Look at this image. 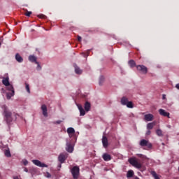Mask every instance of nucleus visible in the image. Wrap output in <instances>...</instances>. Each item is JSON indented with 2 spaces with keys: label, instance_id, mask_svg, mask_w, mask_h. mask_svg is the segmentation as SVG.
I'll return each instance as SVG.
<instances>
[{
  "label": "nucleus",
  "instance_id": "obj_1",
  "mask_svg": "<svg viewBox=\"0 0 179 179\" xmlns=\"http://www.w3.org/2000/svg\"><path fill=\"white\" fill-rule=\"evenodd\" d=\"M3 116L4 118V121H6V124L9 125L13 121H16L17 117H19V114L9 110V108L6 106V105L3 106Z\"/></svg>",
  "mask_w": 179,
  "mask_h": 179
},
{
  "label": "nucleus",
  "instance_id": "obj_24",
  "mask_svg": "<svg viewBox=\"0 0 179 179\" xmlns=\"http://www.w3.org/2000/svg\"><path fill=\"white\" fill-rule=\"evenodd\" d=\"M85 111H90V103L88 101L85 103Z\"/></svg>",
  "mask_w": 179,
  "mask_h": 179
},
{
  "label": "nucleus",
  "instance_id": "obj_8",
  "mask_svg": "<svg viewBox=\"0 0 179 179\" xmlns=\"http://www.w3.org/2000/svg\"><path fill=\"white\" fill-rule=\"evenodd\" d=\"M66 154L62 153L59 155L58 160L61 164H62L65 162V160H66Z\"/></svg>",
  "mask_w": 179,
  "mask_h": 179
},
{
  "label": "nucleus",
  "instance_id": "obj_37",
  "mask_svg": "<svg viewBox=\"0 0 179 179\" xmlns=\"http://www.w3.org/2000/svg\"><path fill=\"white\" fill-rule=\"evenodd\" d=\"M23 164L24 166H27L29 164V162L26 159L23 160Z\"/></svg>",
  "mask_w": 179,
  "mask_h": 179
},
{
  "label": "nucleus",
  "instance_id": "obj_46",
  "mask_svg": "<svg viewBox=\"0 0 179 179\" xmlns=\"http://www.w3.org/2000/svg\"><path fill=\"white\" fill-rule=\"evenodd\" d=\"M134 179H139V178L138 176H135Z\"/></svg>",
  "mask_w": 179,
  "mask_h": 179
},
{
  "label": "nucleus",
  "instance_id": "obj_19",
  "mask_svg": "<svg viewBox=\"0 0 179 179\" xmlns=\"http://www.w3.org/2000/svg\"><path fill=\"white\" fill-rule=\"evenodd\" d=\"M14 96H15V91H13V92L6 93L7 100H10V99Z\"/></svg>",
  "mask_w": 179,
  "mask_h": 179
},
{
  "label": "nucleus",
  "instance_id": "obj_40",
  "mask_svg": "<svg viewBox=\"0 0 179 179\" xmlns=\"http://www.w3.org/2000/svg\"><path fill=\"white\" fill-rule=\"evenodd\" d=\"M38 66H37V70L40 71V69H41V66H40V64H38V63L37 64Z\"/></svg>",
  "mask_w": 179,
  "mask_h": 179
},
{
  "label": "nucleus",
  "instance_id": "obj_5",
  "mask_svg": "<svg viewBox=\"0 0 179 179\" xmlns=\"http://www.w3.org/2000/svg\"><path fill=\"white\" fill-rule=\"evenodd\" d=\"M32 163H34V164H35V166H37L38 167H48V165L40 162L38 159L32 160Z\"/></svg>",
  "mask_w": 179,
  "mask_h": 179
},
{
  "label": "nucleus",
  "instance_id": "obj_4",
  "mask_svg": "<svg viewBox=\"0 0 179 179\" xmlns=\"http://www.w3.org/2000/svg\"><path fill=\"white\" fill-rule=\"evenodd\" d=\"M140 146H147L148 149H150L152 148V143H149V141L145 139H143L140 141Z\"/></svg>",
  "mask_w": 179,
  "mask_h": 179
},
{
  "label": "nucleus",
  "instance_id": "obj_7",
  "mask_svg": "<svg viewBox=\"0 0 179 179\" xmlns=\"http://www.w3.org/2000/svg\"><path fill=\"white\" fill-rule=\"evenodd\" d=\"M158 111L162 117H167L168 118H170V113L166 112L164 109H159Z\"/></svg>",
  "mask_w": 179,
  "mask_h": 179
},
{
  "label": "nucleus",
  "instance_id": "obj_3",
  "mask_svg": "<svg viewBox=\"0 0 179 179\" xmlns=\"http://www.w3.org/2000/svg\"><path fill=\"white\" fill-rule=\"evenodd\" d=\"M75 144H72V143L67 142L66 144V150L69 153H72L73 152V148Z\"/></svg>",
  "mask_w": 179,
  "mask_h": 179
},
{
  "label": "nucleus",
  "instance_id": "obj_30",
  "mask_svg": "<svg viewBox=\"0 0 179 179\" xmlns=\"http://www.w3.org/2000/svg\"><path fill=\"white\" fill-rule=\"evenodd\" d=\"M104 83V76H101L99 77V85H101Z\"/></svg>",
  "mask_w": 179,
  "mask_h": 179
},
{
  "label": "nucleus",
  "instance_id": "obj_20",
  "mask_svg": "<svg viewBox=\"0 0 179 179\" xmlns=\"http://www.w3.org/2000/svg\"><path fill=\"white\" fill-rule=\"evenodd\" d=\"M155 125H156V123L150 122L147 124V129L150 131V129H153V127H155Z\"/></svg>",
  "mask_w": 179,
  "mask_h": 179
},
{
  "label": "nucleus",
  "instance_id": "obj_33",
  "mask_svg": "<svg viewBox=\"0 0 179 179\" xmlns=\"http://www.w3.org/2000/svg\"><path fill=\"white\" fill-rule=\"evenodd\" d=\"M38 17H40V19H45L46 16L45 15L41 14L38 15Z\"/></svg>",
  "mask_w": 179,
  "mask_h": 179
},
{
  "label": "nucleus",
  "instance_id": "obj_34",
  "mask_svg": "<svg viewBox=\"0 0 179 179\" xmlns=\"http://www.w3.org/2000/svg\"><path fill=\"white\" fill-rule=\"evenodd\" d=\"M31 11H27L24 15L25 16H28V17H30V15H31Z\"/></svg>",
  "mask_w": 179,
  "mask_h": 179
},
{
  "label": "nucleus",
  "instance_id": "obj_15",
  "mask_svg": "<svg viewBox=\"0 0 179 179\" xmlns=\"http://www.w3.org/2000/svg\"><path fill=\"white\" fill-rule=\"evenodd\" d=\"M2 83L4 86H9L10 83H9V77L3 78L2 80Z\"/></svg>",
  "mask_w": 179,
  "mask_h": 179
},
{
  "label": "nucleus",
  "instance_id": "obj_25",
  "mask_svg": "<svg viewBox=\"0 0 179 179\" xmlns=\"http://www.w3.org/2000/svg\"><path fill=\"white\" fill-rule=\"evenodd\" d=\"M4 155L6 157H11L12 155L10 154V150H4Z\"/></svg>",
  "mask_w": 179,
  "mask_h": 179
},
{
  "label": "nucleus",
  "instance_id": "obj_29",
  "mask_svg": "<svg viewBox=\"0 0 179 179\" xmlns=\"http://www.w3.org/2000/svg\"><path fill=\"white\" fill-rule=\"evenodd\" d=\"M126 106L128 107V108H134V103H132V101L127 102Z\"/></svg>",
  "mask_w": 179,
  "mask_h": 179
},
{
  "label": "nucleus",
  "instance_id": "obj_42",
  "mask_svg": "<svg viewBox=\"0 0 179 179\" xmlns=\"http://www.w3.org/2000/svg\"><path fill=\"white\" fill-rule=\"evenodd\" d=\"M137 156H138V157H143V155L142 154H138Z\"/></svg>",
  "mask_w": 179,
  "mask_h": 179
},
{
  "label": "nucleus",
  "instance_id": "obj_43",
  "mask_svg": "<svg viewBox=\"0 0 179 179\" xmlns=\"http://www.w3.org/2000/svg\"><path fill=\"white\" fill-rule=\"evenodd\" d=\"M176 87L178 89V90H179V83L176 84Z\"/></svg>",
  "mask_w": 179,
  "mask_h": 179
},
{
  "label": "nucleus",
  "instance_id": "obj_50",
  "mask_svg": "<svg viewBox=\"0 0 179 179\" xmlns=\"http://www.w3.org/2000/svg\"><path fill=\"white\" fill-rule=\"evenodd\" d=\"M1 43H0V47H1Z\"/></svg>",
  "mask_w": 179,
  "mask_h": 179
},
{
  "label": "nucleus",
  "instance_id": "obj_35",
  "mask_svg": "<svg viewBox=\"0 0 179 179\" xmlns=\"http://www.w3.org/2000/svg\"><path fill=\"white\" fill-rule=\"evenodd\" d=\"M84 57H89V55L90 54V50L87 51L86 53H83Z\"/></svg>",
  "mask_w": 179,
  "mask_h": 179
},
{
  "label": "nucleus",
  "instance_id": "obj_41",
  "mask_svg": "<svg viewBox=\"0 0 179 179\" xmlns=\"http://www.w3.org/2000/svg\"><path fill=\"white\" fill-rule=\"evenodd\" d=\"M78 41H82V37L80 36H78Z\"/></svg>",
  "mask_w": 179,
  "mask_h": 179
},
{
  "label": "nucleus",
  "instance_id": "obj_26",
  "mask_svg": "<svg viewBox=\"0 0 179 179\" xmlns=\"http://www.w3.org/2000/svg\"><path fill=\"white\" fill-rule=\"evenodd\" d=\"M129 65L131 66V68H134V66H136V63H135L134 60H130L129 61Z\"/></svg>",
  "mask_w": 179,
  "mask_h": 179
},
{
  "label": "nucleus",
  "instance_id": "obj_18",
  "mask_svg": "<svg viewBox=\"0 0 179 179\" xmlns=\"http://www.w3.org/2000/svg\"><path fill=\"white\" fill-rule=\"evenodd\" d=\"M74 68H75L76 73H77V75H81L82 69H80V68H79V66H76V64L74 65Z\"/></svg>",
  "mask_w": 179,
  "mask_h": 179
},
{
  "label": "nucleus",
  "instance_id": "obj_14",
  "mask_svg": "<svg viewBox=\"0 0 179 179\" xmlns=\"http://www.w3.org/2000/svg\"><path fill=\"white\" fill-rule=\"evenodd\" d=\"M102 157L105 162H110L111 160V155L107 153L103 154Z\"/></svg>",
  "mask_w": 179,
  "mask_h": 179
},
{
  "label": "nucleus",
  "instance_id": "obj_28",
  "mask_svg": "<svg viewBox=\"0 0 179 179\" xmlns=\"http://www.w3.org/2000/svg\"><path fill=\"white\" fill-rule=\"evenodd\" d=\"M156 134L158 136H163V131H162V129H157L156 130Z\"/></svg>",
  "mask_w": 179,
  "mask_h": 179
},
{
  "label": "nucleus",
  "instance_id": "obj_11",
  "mask_svg": "<svg viewBox=\"0 0 179 179\" xmlns=\"http://www.w3.org/2000/svg\"><path fill=\"white\" fill-rule=\"evenodd\" d=\"M77 107L80 111V115L83 116L85 114H86V112L85 111V109H83V107L80 104H77Z\"/></svg>",
  "mask_w": 179,
  "mask_h": 179
},
{
  "label": "nucleus",
  "instance_id": "obj_23",
  "mask_svg": "<svg viewBox=\"0 0 179 179\" xmlns=\"http://www.w3.org/2000/svg\"><path fill=\"white\" fill-rule=\"evenodd\" d=\"M6 89L9 92H11V93H13V92H15V89H13V85L9 84V85L6 86Z\"/></svg>",
  "mask_w": 179,
  "mask_h": 179
},
{
  "label": "nucleus",
  "instance_id": "obj_12",
  "mask_svg": "<svg viewBox=\"0 0 179 179\" xmlns=\"http://www.w3.org/2000/svg\"><path fill=\"white\" fill-rule=\"evenodd\" d=\"M153 115L150 113L144 115L145 121H153Z\"/></svg>",
  "mask_w": 179,
  "mask_h": 179
},
{
  "label": "nucleus",
  "instance_id": "obj_2",
  "mask_svg": "<svg viewBox=\"0 0 179 179\" xmlns=\"http://www.w3.org/2000/svg\"><path fill=\"white\" fill-rule=\"evenodd\" d=\"M71 173L73 179H78L79 178V174H80V169L79 166H75L71 169Z\"/></svg>",
  "mask_w": 179,
  "mask_h": 179
},
{
  "label": "nucleus",
  "instance_id": "obj_6",
  "mask_svg": "<svg viewBox=\"0 0 179 179\" xmlns=\"http://www.w3.org/2000/svg\"><path fill=\"white\" fill-rule=\"evenodd\" d=\"M137 69L140 71V72H142V73H144V75H146L148 73V68L143 65H138L136 66Z\"/></svg>",
  "mask_w": 179,
  "mask_h": 179
},
{
  "label": "nucleus",
  "instance_id": "obj_16",
  "mask_svg": "<svg viewBox=\"0 0 179 179\" xmlns=\"http://www.w3.org/2000/svg\"><path fill=\"white\" fill-rule=\"evenodd\" d=\"M29 60L30 61V62H35L36 64H38V62H37V57L34 55H30L29 57Z\"/></svg>",
  "mask_w": 179,
  "mask_h": 179
},
{
  "label": "nucleus",
  "instance_id": "obj_9",
  "mask_svg": "<svg viewBox=\"0 0 179 179\" xmlns=\"http://www.w3.org/2000/svg\"><path fill=\"white\" fill-rule=\"evenodd\" d=\"M102 144L103 148H108V138H107V137H106V136H103L102 137Z\"/></svg>",
  "mask_w": 179,
  "mask_h": 179
},
{
  "label": "nucleus",
  "instance_id": "obj_10",
  "mask_svg": "<svg viewBox=\"0 0 179 179\" xmlns=\"http://www.w3.org/2000/svg\"><path fill=\"white\" fill-rule=\"evenodd\" d=\"M41 110L43 111V115H44V117H48V113L47 112V106H45V104L42 105Z\"/></svg>",
  "mask_w": 179,
  "mask_h": 179
},
{
  "label": "nucleus",
  "instance_id": "obj_32",
  "mask_svg": "<svg viewBox=\"0 0 179 179\" xmlns=\"http://www.w3.org/2000/svg\"><path fill=\"white\" fill-rule=\"evenodd\" d=\"M25 89L27 93L30 94V86L29 85V84L25 83Z\"/></svg>",
  "mask_w": 179,
  "mask_h": 179
},
{
  "label": "nucleus",
  "instance_id": "obj_31",
  "mask_svg": "<svg viewBox=\"0 0 179 179\" xmlns=\"http://www.w3.org/2000/svg\"><path fill=\"white\" fill-rule=\"evenodd\" d=\"M134 167H136V169H142V164L137 161L136 164H134Z\"/></svg>",
  "mask_w": 179,
  "mask_h": 179
},
{
  "label": "nucleus",
  "instance_id": "obj_48",
  "mask_svg": "<svg viewBox=\"0 0 179 179\" xmlns=\"http://www.w3.org/2000/svg\"><path fill=\"white\" fill-rule=\"evenodd\" d=\"M62 165L61 164H59V167H62Z\"/></svg>",
  "mask_w": 179,
  "mask_h": 179
},
{
  "label": "nucleus",
  "instance_id": "obj_47",
  "mask_svg": "<svg viewBox=\"0 0 179 179\" xmlns=\"http://www.w3.org/2000/svg\"><path fill=\"white\" fill-rule=\"evenodd\" d=\"M24 171H26V173H27V171H28L27 169H25Z\"/></svg>",
  "mask_w": 179,
  "mask_h": 179
},
{
  "label": "nucleus",
  "instance_id": "obj_38",
  "mask_svg": "<svg viewBox=\"0 0 179 179\" xmlns=\"http://www.w3.org/2000/svg\"><path fill=\"white\" fill-rule=\"evenodd\" d=\"M150 134H152V131H150V130H148L147 132L145 133V135L148 136L149 135H150Z\"/></svg>",
  "mask_w": 179,
  "mask_h": 179
},
{
  "label": "nucleus",
  "instance_id": "obj_45",
  "mask_svg": "<svg viewBox=\"0 0 179 179\" xmlns=\"http://www.w3.org/2000/svg\"><path fill=\"white\" fill-rule=\"evenodd\" d=\"M162 99L164 100V99H166V95H163Z\"/></svg>",
  "mask_w": 179,
  "mask_h": 179
},
{
  "label": "nucleus",
  "instance_id": "obj_27",
  "mask_svg": "<svg viewBox=\"0 0 179 179\" xmlns=\"http://www.w3.org/2000/svg\"><path fill=\"white\" fill-rule=\"evenodd\" d=\"M138 161L134 158H131L129 159V162L130 163V164H131L132 166H135L136 163Z\"/></svg>",
  "mask_w": 179,
  "mask_h": 179
},
{
  "label": "nucleus",
  "instance_id": "obj_13",
  "mask_svg": "<svg viewBox=\"0 0 179 179\" xmlns=\"http://www.w3.org/2000/svg\"><path fill=\"white\" fill-rule=\"evenodd\" d=\"M67 133L70 138H72L73 135H75V129L73 127H69L67 129Z\"/></svg>",
  "mask_w": 179,
  "mask_h": 179
},
{
  "label": "nucleus",
  "instance_id": "obj_21",
  "mask_svg": "<svg viewBox=\"0 0 179 179\" xmlns=\"http://www.w3.org/2000/svg\"><path fill=\"white\" fill-rule=\"evenodd\" d=\"M134 174H135V173H134V171L129 170L127 171V178H131V177H134Z\"/></svg>",
  "mask_w": 179,
  "mask_h": 179
},
{
  "label": "nucleus",
  "instance_id": "obj_17",
  "mask_svg": "<svg viewBox=\"0 0 179 179\" xmlns=\"http://www.w3.org/2000/svg\"><path fill=\"white\" fill-rule=\"evenodd\" d=\"M15 59L17 62L22 63L23 62V57H22V56H20V55H19V53H17L15 55Z\"/></svg>",
  "mask_w": 179,
  "mask_h": 179
},
{
  "label": "nucleus",
  "instance_id": "obj_44",
  "mask_svg": "<svg viewBox=\"0 0 179 179\" xmlns=\"http://www.w3.org/2000/svg\"><path fill=\"white\" fill-rule=\"evenodd\" d=\"M13 179H21L20 178H19L18 176H14Z\"/></svg>",
  "mask_w": 179,
  "mask_h": 179
},
{
  "label": "nucleus",
  "instance_id": "obj_36",
  "mask_svg": "<svg viewBox=\"0 0 179 179\" xmlns=\"http://www.w3.org/2000/svg\"><path fill=\"white\" fill-rule=\"evenodd\" d=\"M45 177H47V178H51V173L47 172L45 174Z\"/></svg>",
  "mask_w": 179,
  "mask_h": 179
},
{
  "label": "nucleus",
  "instance_id": "obj_49",
  "mask_svg": "<svg viewBox=\"0 0 179 179\" xmlns=\"http://www.w3.org/2000/svg\"><path fill=\"white\" fill-rule=\"evenodd\" d=\"M75 141H76V138L75 137Z\"/></svg>",
  "mask_w": 179,
  "mask_h": 179
},
{
  "label": "nucleus",
  "instance_id": "obj_22",
  "mask_svg": "<svg viewBox=\"0 0 179 179\" xmlns=\"http://www.w3.org/2000/svg\"><path fill=\"white\" fill-rule=\"evenodd\" d=\"M129 102L128 98L124 96L121 99V103L123 106H127V103Z\"/></svg>",
  "mask_w": 179,
  "mask_h": 179
},
{
  "label": "nucleus",
  "instance_id": "obj_39",
  "mask_svg": "<svg viewBox=\"0 0 179 179\" xmlns=\"http://www.w3.org/2000/svg\"><path fill=\"white\" fill-rule=\"evenodd\" d=\"M61 122H62V120H57L56 122H54V124H61Z\"/></svg>",
  "mask_w": 179,
  "mask_h": 179
}]
</instances>
